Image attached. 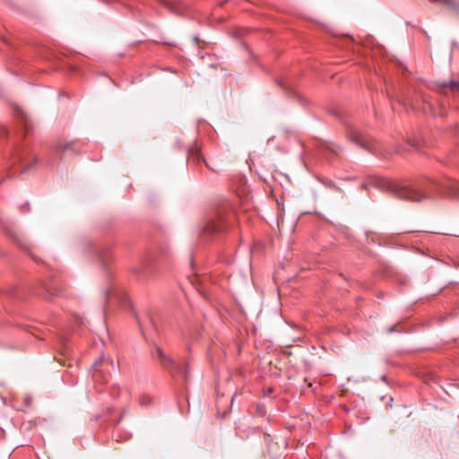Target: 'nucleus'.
I'll list each match as a JSON object with an SVG mask.
<instances>
[{
    "instance_id": "nucleus-1",
    "label": "nucleus",
    "mask_w": 459,
    "mask_h": 459,
    "mask_svg": "<svg viewBox=\"0 0 459 459\" xmlns=\"http://www.w3.org/2000/svg\"><path fill=\"white\" fill-rule=\"evenodd\" d=\"M389 188L397 198L411 202L433 200L442 195L459 198V182L447 177L425 178L412 186L393 182L389 183Z\"/></svg>"
},
{
    "instance_id": "nucleus-2",
    "label": "nucleus",
    "mask_w": 459,
    "mask_h": 459,
    "mask_svg": "<svg viewBox=\"0 0 459 459\" xmlns=\"http://www.w3.org/2000/svg\"><path fill=\"white\" fill-rule=\"evenodd\" d=\"M152 356L162 368L168 369L172 374H181L185 381H188L190 377L188 363L179 364L176 362L172 357L166 354L157 344L154 345L153 350L152 351Z\"/></svg>"
},
{
    "instance_id": "nucleus-3",
    "label": "nucleus",
    "mask_w": 459,
    "mask_h": 459,
    "mask_svg": "<svg viewBox=\"0 0 459 459\" xmlns=\"http://www.w3.org/2000/svg\"><path fill=\"white\" fill-rule=\"evenodd\" d=\"M347 137L351 142L358 144L360 148L368 151L370 153L377 154L381 152V148L378 143L375 142L368 136L361 134L355 128H350L347 131Z\"/></svg>"
},
{
    "instance_id": "nucleus-4",
    "label": "nucleus",
    "mask_w": 459,
    "mask_h": 459,
    "mask_svg": "<svg viewBox=\"0 0 459 459\" xmlns=\"http://www.w3.org/2000/svg\"><path fill=\"white\" fill-rule=\"evenodd\" d=\"M227 229V222L224 217L221 214H217L212 217L204 228L203 233L205 235H216L222 233Z\"/></svg>"
},
{
    "instance_id": "nucleus-5",
    "label": "nucleus",
    "mask_w": 459,
    "mask_h": 459,
    "mask_svg": "<svg viewBox=\"0 0 459 459\" xmlns=\"http://www.w3.org/2000/svg\"><path fill=\"white\" fill-rule=\"evenodd\" d=\"M139 326L143 335L145 338L153 337V334L158 333L157 324L151 315H146L143 319H138Z\"/></svg>"
},
{
    "instance_id": "nucleus-6",
    "label": "nucleus",
    "mask_w": 459,
    "mask_h": 459,
    "mask_svg": "<svg viewBox=\"0 0 459 459\" xmlns=\"http://www.w3.org/2000/svg\"><path fill=\"white\" fill-rule=\"evenodd\" d=\"M157 3L166 9H168L170 13L178 14V15H185L187 11V6L184 4L182 2L178 0H156Z\"/></svg>"
},
{
    "instance_id": "nucleus-7",
    "label": "nucleus",
    "mask_w": 459,
    "mask_h": 459,
    "mask_svg": "<svg viewBox=\"0 0 459 459\" xmlns=\"http://www.w3.org/2000/svg\"><path fill=\"white\" fill-rule=\"evenodd\" d=\"M81 147L82 145L78 141H71L66 143H57L55 146V150L61 155L66 153L78 154L80 152Z\"/></svg>"
},
{
    "instance_id": "nucleus-8",
    "label": "nucleus",
    "mask_w": 459,
    "mask_h": 459,
    "mask_svg": "<svg viewBox=\"0 0 459 459\" xmlns=\"http://www.w3.org/2000/svg\"><path fill=\"white\" fill-rule=\"evenodd\" d=\"M437 86L441 93L444 94H456L459 93V81L449 80L441 82H437Z\"/></svg>"
},
{
    "instance_id": "nucleus-9",
    "label": "nucleus",
    "mask_w": 459,
    "mask_h": 459,
    "mask_svg": "<svg viewBox=\"0 0 459 459\" xmlns=\"http://www.w3.org/2000/svg\"><path fill=\"white\" fill-rule=\"evenodd\" d=\"M17 127L16 134L20 137L24 138L29 134L30 130L32 129V124L27 117H22L17 124Z\"/></svg>"
},
{
    "instance_id": "nucleus-10",
    "label": "nucleus",
    "mask_w": 459,
    "mask_h": 459,
    "mask_svg": "<svg viewBox=\"0 0 459 459\" xmlns=\"http://www.w3.org/2000/svg\"><path fill=\"white\" fill-rule=\"evenodd\" d=\"M430 2L439 3L451 7L459 15V2L455 0H429Z\"/></svg>"
},
{
    "instance_id": "nucleus-11",
    "label": "nucleus",
    "mask_w": 459,
    "mask_h": 459,
    "mask_svg": "<svg viewBox=\"0 0 459 459\" xmlns=\"http://www.w3.org/2000/svg\"><path fill=\"white\" fill-rule=\"evenodd\" d=\"M408 144L414 151H420V147L423 145V140L418 138L413 140H408Z\"/></svg>"
},
{
    "instance_id": "nucleus-12",
    "label": "nucleus",
    "mask_w": 459,
    "mask_h": 459,
    "mask_svg": "<svg viewBox=\"0 0 459 459\" xmlns=\"http://www.w3.org/2000/svg\"><path fill=\"white\" fill-rule=\"evenodd\" d=\"M321 183L327 188L338 190V186L335 185V183L330 179H322Z\"/></svg>"
},
{
    "instance_id": "nucleus-13",
    "label": "nucleus",
    "mask_w": 459,
    "mask_h": 459,
    "mask_svg": "<svg viewBox=\"0 0 459 459\" xmlns=\"http://www.w3.org/2000/svg\"><path fill=\"white\" fill-rule=\"evenodd\" d=\"M17 159H18V161L21 163V165L24 167V169H30L32 166V164H30L26 160V159L23 156V154H18Z\"/></svg>"
},
{
    "instance_id": "nucleus-14",
    "label": "nucleus",
    "mask_w": 459,
    "mask_h": 459,
    "mask_svg": "<svg viewBox=\"0 0 459 459\" xmlns=\"http://www.w3.org/2000/svg\"><path fill=\"white\" fill-rule=\"evenodd\" d=\"M152 403V398L149 395L143 394L140 397L141 405H149Z\"/></svg>"
},
{
    "instance_id": "nucleus-15",
    "label": "nucleus",
    "mask_w": 459,
    "mask_h": 459,
    "mask_svg": "<svg viewBox=\"0 0 459 459\" xmlns=\"http://www.w3.org/2000/svg\"><path fill=\"white\" fill-rule=\"evenodd\" d=\"M101 363H106L108 365H110L111 367H114V362L112 359L107 358V359H101L100 360Z\"/></svg>"
},
{
    "instance_id": "nucleus-16",
    "label": "nucleus",
    "mask_w": 459,
    "mask_h": 459,
    "mask_svg": "<svg viewBox=\"0 0 459 459\" xmlns=\"http://www.w3.org/2000/svg\"><path fill=\"white\" fill-rule=\"evenodd\" d=\"M336 148H337V146L333 145V144L330 146H327V149H329L331 152H333L334 153H337Z\"/></svg>"
},
{
    "instance_id": "nucleus-17",
    "label": "nucleus",
    "mask_w": 459,
    "mask_h": 459,
    "mask_svg": "<svg viewBox=\"0 0 459 459\" xmlns=\"http://www.w3.org/2000/svg\"><path fill=\"white\" fill-rule=\"evenodd\" d=\"M278 84H279L281 87L284 88V89H288V88H289V86H287V85L285 84V82H284L283 81H281H281H278Z\"/></svg>"
},
{
    "instance_id": "nucleus-18",
    "label": "nucleus",
    "mask_w": 459,
    "mask_h": 459,
    "mask_svg": "<svg viewBox=\"0 0 459 459\" xmlns=\"http://www.w3.org/2000/svg\"><path fill=\"white\" fill-rule=\"evenodd\" d=\"M15 110L17 112H20L21 113L20 115H24V111L22 109V108L20 106H16Z\"/></svg>"
},
{
    "instance_id": "nucleus-19",
    "label": "nucleus",
    "mask_w": 459,
    "mask_h": 459,
    "mask_svg": "<svg viewBox=\"0 0 459 459\" xmlns=\"http://www.w3.org/2000/svg\"><path fill=\"white\" fill-rule=\"evenodd\" d=\"M100 361H98V360H96V361H95V363H94V365H93V368H94V370H95V371H97V368H96L99 366V364H100Z\"/></svg>"
},
{
    "instance_id": "nucleus-20",
    "label": "nucleus",
    "mask_w": 459,
    "mask_h": 459,
    "mask_svg": "<svg viewBox=\"0 0 459 459\" xmlns=\"http://www.w3.org/2000/svg\"><path fill=\"white\" fill-rule=\"evenodd\" d=\"M402 151V147L401 146H398L396 149H395V152H400Z\"/></svg>"
},
{
    "instance_id": "nucleus-21",
    "label": "nucleus",
    "mask_w": 459,
    "mask_h": 459,
    "mask_svg": "<svg viewBox=\"0 0 459 459\" xmlns=\"http://www.w3.org/2000/svg\"><path fill=\"white\" fill-rule=\"evenodd\" d=\"M361 188L366 189V188H367L366 184H362V185H361Z\"/></svg>"
},
{
    "instance_id": "nucleus-22",
    "label": "nucleus",
    "mask_w": 459,
    "mask_h": 459,
    "mask_svg": "<svg viewBox=\"0 0 459 459\" xmlns=\"http://www.w3.org/2000/svg\"><path fill=\"white\" fill-rule=\"evenodd\" d=\"M2 39L4 42L7 43V39L4 37H3Z\"/></svg>"
},
{
    "instance_id": "nucleus-23",
    "label": "nucleus",
    "mask_w": 459,
    "mask_h": 459,
    "mask_svg": "<svg viewBox=\"0 0 459 459\" xmlns=\"http://www.w3.org/2000/svg\"><path fill=\"white\" fill-rule=\"evenodd\" d=\"M394 327L389 328V332H394Z\"/></svg>"
},
{
    "instance_id": "nucleus-24",
    "label": "nucleus",
    "mask_w": 459,
    "mask_h": 459,
    "mask_svg": "<svg viewBox=\"0 0 459 459\" xmlns=\"http://www.w3.org/2000/svg\"><path fill=\"white\" fill-rule=\"evenodd\" d=\"M290 91L293 94V95H296L295 91L293 90H290Z\"/></svg>"
},
{
    "instance_id": "nucleus-25",
    "label": "nucleus",
    "mask_w": 459,
    "mask_h": 459,
    "mask_svg": "<svg viewBox=\"0 0 459 459\" xmlns=\"http://www.w3.org/2000/svg\"><path fill=\"white\" fill-rule=\"evenodd\" d=\"M33 159H34L35 162L38 161V158L37 157H34Z\"/></svg>"
}]
</instances>
